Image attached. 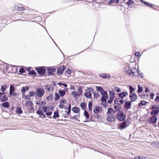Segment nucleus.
<instances>
[{"mask_svg": "<svg viewBox=\"0 0 159 159\" xmlns=\"http://www.w3.org/2000/svg\"><path fill=\"white\" fill-rule=\"evenodd\" d=\"M114 98L112 96H110L109 99L107 101L108 103H111L113 100Z\"/></svg>", "mask_w": 159, "mask_h": 159, "instance_id": "49530a36", "label": "nucleus"}, {"mask_svg": "<svg viewBox=\"0 0 159 159\" xmlns=\"http://www.w3.org/2000/svg\"><path fill=\"white\" fill-rule=\"evenodd\" d=\"M18 68L16 66L10 65L7 66L6 70L9 73H16L17 72Z\"/></svg>", "mask_w": 159, "mask_h": 159, "instance_id": "f03ea898", "label": "nucleus"}, {"mask_svg": "<svg viewBox=\"0 0 159 159\" xmlns=\"http://www.w3.org/2000/svg\"><path fill=\"white\" fill-rule=\"evenodd\" d=\"M131 102L130 101H126L124 104L125 108L127 110L130 109L131 108Z\"/></svg>", "mask_w": 159, "mask_h": 159, "instance_id": "a211bd4d", "label": "nucleus"}, {"mask_svg": "<svg viewBox=\"0 0 159 159\" xmlns=\"http://www.w3.org/2000/svg\"><path fill=\"white\" fill-rule=\"evenodd\" d=\"M28 94L30 97H32L35 95V93L34 92H29Z\"/></svg>", "mask_w": 159, "mask_h": 159, "instance_id": "864d4df0", "label": "nucleus"}, {"mask_svg": "<svg viewBox=\"0 0 159 159\" xmlns=\"http://www.w3.org/2000/svg\"><path fill=\"white\" fill-rule=\"evenodd\" d=\"M80 106L82 109H84L86 107L87 104L84 102H82L80 104Z\"/></svg>", "mask_w": 159, "mask_h": 159, "instance_id": "a19ab883", "label": "nucleus"}, {"mask_svg": "<svg viewBox=\"0 0 159 159\" xmlns=\"http://www.w3.org/2000/svg\"><path fill=\"white\" fill-rule=\"evenodd\" d=\"M139 96H140L142 98L145 99L147 98L148 96V95L147 94H146L144 93L141 94V95H139Z\"/></svg>", "mask_w": 159, "mask_h": 159, "instance_id": "473e14b6", "label": "nucleus"}, {"mask_svg": "<svg viewBox=\"0 0 159 159\" xmlns=\"http://www.w3.org/2000/svg\"><path fill=\"white\" fill-rule=\"evenodd\" d=\"M129 89L130 90V94L132 93V92L134 90V88L131 86H129Z\"/></svg>", "mask_w": 159, "mask_h": 159, "instance_id": "09e8293b", "label": "nucleus"}, {"mask_svg": "<svg viewBox=\"0 0 159 159\" xmlns=\"http://www.w3.org/2000/svg\"><path fill=\"white\" fill-rule=\"evenodd\" d=\"M1 89L2 91L3 92H4V91L6 89V87L5 86H3L1 87Z\"/></svg>", "mask_w": 159, "mask_h": 159, "instance_id": "0e129e2a", "label": "nucleus"}, {"mask_svg": "<svg viewBox=\"0 0 159 159\" xmlns=\"http://www.w3.org/2000/svg\"><path fill=\"white\" fill-rule=\"evenodd\" d=\"M151 116L148 119V121L149 123L151 124H154L157 122V118L156 116L157 115L153 114L151 115Z\"/></svg>", "mask_w": 159, "mask_h": 159, "instance_id": "0eeeda50", "label": "nucleus"}, {"mask_svg": "<svg viewBox=\"0 0 159 159\" xmlns=\"http://www.w3.org/2000/svg\"><path fill=\"white\" fill-rule=\"evenodd\" d=\"M59 117V113L58 111H55L54 112V115L53 116V118L55 119Z\"/></svg>", "mask_w": 159, "mask_h": 159, "instance_id": "c9c22d12", "label": "nucleus"}, {"mask_svg": "<svg viewBox=\"0 0 159 159\" xmlns=\"http://www.w3.org/2000/svg\"><path fill=\"white\" fill-rule=\"evenodd\" d=\"M66 68V66H63L61 67H59L57 70V73L61 75L62 74Z\"/></svg>", "mask_w": 159, "mask_h": 159, "instance_id": "2eb2a0df", "label": "nucleus"}, {"mask_svg": "<svg viewBox=\"0 0 159 159\" xmlns=\"http://www.w3.org/2000/svg\"><path fill=\"white\" fill-rule=\"evenodd\" d=\"M35 69L39 75H43L45 73V69L44 67H36Z\"/></svg>", "mask_w": 159, "mask_h": 159, "instance_id": "6e6552de", "label": "nucleus"}, {"mask_svg": "<svg viewBox=\"0 0 159 159\" xmlns=\"http://www.w3.org/2000/svg\"><path fill=\"white\" fill-rule=\"evenodd\" d=\"M135 159H146V157L144 156L136 157Z\"/></svg>", "mask_w": 159, "mask_h": 159, "instance_id": "4d7b16f0", "label": "nucleus"}, {"mask_svg": "<svg viewBox=\"0 0 159 159\" xmlns=\"http://www.w3.org/2000/svg\"><path fill=\"white\" fill-rule=\"evenodd\" d=\"M29 74L30 75H34L36 74V73L34 70H32L30 72H29Z\"/></svg>", "mask_w": 159, "mask_h": 159, "instance_id": "8fccbe9b", "label": "nucleus"}, {"mask_svg": "<svg viewBox=\"0 0 159 159\" xmlns=\"http://www.w3.org/2000/svg\"><path fill=\"white\" fill-rule=\"evenodd\" d=\"M116 117L118 120L123 121L125 119L126 116L122 111H120L117 113Z\"/></svg>", "mask_w": 159, "mask_h": 159, "instance_id": "7ed1b4c3", "label": "nucleus"}, {"mask_svg": "<svg viewBox=\"0 0 159 159\" xmlns=\"http://www.w3.org/2000/svg\"><path fill=\"white\" fill-rule=\"evenodd\" d=\"M60 96L57 93H55V97L54 99L55 101L58 100L60 98Z\"/></svg>", "mask_w": 159, "mask_h": 159, "instance_id": "c03bdc74", "label": "nucleus"}, {"mask_svg": "<svg viewBox=\"0 0 159 159\" xmlns=\"http://www.w3.org/2000/svg\"><path fill=\"white\" fill-rule=\"evenodd\" d=\"M36 113L39 115L42 116L44 118H45L46 117L45 115L43 113L40 112L39 113L38 112H36Z\"/></svg>", "mask_w": 159, "mask_h": 159, "instance_id": "e2e57ef3", "label": "nucleus"}, {"mask_svg": "<svg viewBox=\"0 0 159 159\" xmlns=\"http://www.w3.org/2000/svg\"><path fill=\"white\" fill-rule=\"evenodd\" d=\"M72 111L76 113H79L80 110L79 108L76 107H73L72 109Z\"/></svg>", "mask_w": 159, "mask_h": 159, "instance_id": "bb28decb", "label": "nucleus"}, {"mask_svg": "<svg viewBox=\"0 0 159 159\" xmlns=\"http://www.w3.org/2000/svg\"><path fill=\"white\" fill-rule=\"evenodd\" d=\"M25 107H27L28 108L30 107L33 106V104L32 102L31 101H27L25 102Z\"/></svg>", "mask_w": 159, "mask_h": 159, "instance_id": "5701e85b", "label": "nucleus"}, {"mask_svg": "<svg viewBox=\"0 0 159 159\" xmlns=\"http://www.w3.org/2000/svg\"><path fill=\"white\" fill-rule=\"evenodd\" d=\"M49 110V108L46 106L41 107H39V110L37 111L36 112L43 113L46 112Z\"/></svg>", "mask_w": 159, "mask_h": 159, "instance_id": "1a4fd4ad", "label": "nucleus"}, {"mask_svg": "<svg viewBox=\"0 0 159 159\" xmlns=\"http://www.w3.org/2000/svg\"><path fill=\"white\" fill-rule=\"evenodd\" d=\"M100 76L103 78H111L110 75L106 73H102L99 75Z\"/></svg>", "mask_w": 159, "mask_h": 159, "instance_id": "b1692460", "label": "nucleus"}, {"mask_svg": "<svg viewBox=\"0 0 159 159\" xmlns=\"http://www.w3.org/2000/svg\"><path fill=\"white\" fill-rule=\"evenodd\" d=\"M52 112L51 111L46 112V114L48 116H51V114H52Z\"/></svg>", "mask_w": 159, "mask_h": 159, "instance_id": "338daca9", "label": "nucleus"}, {"mask_svg": "<svg viewBox=\"0 0 159 159\" xmlns=\"http://www.w3.org/2000/svg\"><path fill=\"white\" fill-rule=\"evenodd\" d=\"M56 70V68H48L47 70V72L48 74L50 75H53L54 73Z\"/></svg>", "mask_w": 159, "mask_h": 159, "instance_id": "dca6fc26", "label": "nucleus"}, {"mask_svg": "<svg viewBox=\"0 0 159 159\" xmlns=\"http://www.w3.org/2000/svg\"><path fill=\"white\" fill-rule=\"evenodd\" d=\"M93 111L94 113L98 114L102 111V108L99 106H96L94 108Z\"/></svg>", "mask_w": 159, "mask_h": 159, "instance_id": "ddd939ff", "label": "nucleus"}, {"mask_svg": "<svg viewBox=\"0 0 159 159\" xmlns=\"http://www.w3.org/2000/svg\"><path fill=\"white\" fill-rule=\"evenodd\" d=\"M45 90L43 88H37L35 91V93L37 96L41 97L44 93Z\"/></svg>", "mask_w": 159, "mask_h": 159, "instance_id": "423d86ee", "label": "nucleus"}, {"mask_svg": "<svg viewBox=\"0 0 159 159\" xmlns=\"http://www.w3.org/2000/svg\"><path fill=\"white\" fill-rule=\"evenodd\" d=\"M94 90L92 88H89L86 90V92L84 94V95L88 98H92V94L93 93Z\"/></svg>", "mask_w": 159, "mask_h": 159, "instance_id": "39448f33", "label": "nucleus"}, {"mask_svg": "<svg viewBox=\"0 0 159 159\" xmlns=\"http://www.w3.org/2000/svg\"><path fill=\"white\" fill-rule=\"evenodd\" d=\"M109 93L110 96H112L114 98V96L116 94V93L114 90H112L111 91L109 90Z\"/></svg>", "mask_w": 159, "mask_h": 159, "instance_id": "37998d69", "label": "nucleus"}, {"mask_svg": "<svg viewBox=\"0 0 159 159\" xmlns=\"http://www.w3.org/2000/svg\"><path fill=\"white\" fill-rule=\"evenodd\" d=\"M135 55L137 58H139L140 57V53L138 52H135Z\"/></svg>", "mask_w": 159, "mask_h": 159, "instance_id": "052dcab7", "label": "nucleus"}, {"mask_svg": "<svg viewBox=\"0 0 159 159\" xmlns=\"http://www.w3.org/2000/svg\"><path fill=\"white\" fill-rule=\"evenodd\" d=\"M2 106L5 108H8L9 107V103L8 102H3L2 103Z\"/></svg>", "mask_w": 159, "mask_h": 159, "instance_id": "2f4dec72", "label": "nucleus"}, {"mask_svg": "<svg viewBox=\"0 0 159 159\" xmlns=\"http://www.w3.org/2000/svg\"><path fill=\"white\" fill-rule=\"evenodd\" d=\"M134 2L133 0H129L126 3L128 5H130L133 3Z\"/></svg>", "mask_w": 159, "mask_h": 159, "instance_id": "603ef678", "label": "nucleus"}, {"mask_svg": "<svg viewBox=\"0 0 159 159\" xmlns=\"http://www.w3.org/2000/svg\"><path fill=\"white\" fill-rule=\"evenodd\" d=\"M102 97L101 98V100L102 102H105L106 101L107 99L108 98L107 93L106 91L103 92V93H102Z\"/></svg>", "mask_w": 159, "mask_h": 159, "instance_id": "f8f14e48", "label": "nucleus"}, {"mask_svg": "<svg viewBox=\"0 0 159 159\" xmlns=\"http://www.w3.org/2000/svg\"><path fill=\"white\" fill-rule=\"evenodd\" d=\"M58 93L60 95L63 97L65 94V91L64 90H59Z\"/></svg>", "mask_w": 159, "mask_h": 159, "instance_id": "e433bc0d", "label": "nucleus"}, {"mask_svg": "<svg viewBox=\"0 0 159 159\" xmlns=\"http://www.w3.org/2000/svg\"><path fill=\"white\" fill-rule=\"evenodd\" d=\"M71 94L73 95L75 98L79 97L80 95L76 91H73L71 93Z\"/></svg>", "mask_w": 159, "mask_h": 159, "instance_id": "cd10ccee", "label": "nucleus"}, {"mask_svg": "<svg viewBox=\"0 0 159 159\" xmlns=\"http://www.w3.org/2000/svg\"><path fill=\"white\" fill-rule=\"evenodd\" d=\"M116 111L111 108H109L107 112L106 120L110 122H112L115 120V113Z\"/></svg>", "mask_w": 159, "mask_h": 159, "instance_id": "f257e3e1", "label": "nucleus"}, {"mask_svg": "<svg viewBox=\"0 0 159 159\" xmlns=\"http://www.w3.org/2000/svg\"><path fill=\"white\" fill-rule=\"evenodd\" d=\"M147 102L144 100H142L139 104V106H145Z\"/></svg>", "mask_w": 159, "mask_h": 159, "instance_id": "79ce46f5", "label": "nucleus"}, {"mask_svg": "<svg viewBox=\"0 0 159 159\" xmlns=\"http://www.w3.org/2000/svg\"><path fill=\"white\" fill-rule=\"evenodd\" d=\"M155 101L157 102H159V96H157L155 99Z\"/></svg>", "mask_w": 159, "mask_h": 159, "instance_id": "774afa93", "label": "nucleus"}, {"mask_svg": "<svg viewBox=\"0 0 159 159\" xmlns=\"http://www.w3.org/2000/svg\"><path fill=\"white\" fill-rule=\"evenodd\" d=\"M20 73H24L25 72V70L22 67L20 68L19 71Z\"/></svg>", "mask_w": 159, "mask_h": 159, "instance_id": "13d9d810", "label": "nucleus"}, {"mask_svg": "<svg viewBox=\"0 0 159 159\" xmlns=\"http://www.w3.org/2000/svg\"><path fill=\"white\" fill-rule=\"evenodd\" d=\"M119 2V0H110L108 2V5H111L113 3H117Z\"/></svg>", "mask_w": 159, "mask_h": 159, "instance_id": "c85d7f7f", "label": "nucleus"}, {"mask_svg": "<svg viewBox=\"0 0 159 159\" xmlns=\"http://www.w3.org/2000/svg\"><path fill=\"white\" fill-rule=\"evenodd\" d=\"M78 93L80 95L82 94L83 92V90L82 88L81 87H80L78 88Z\"/></svg>", "mask_w": 159, "mask_h": 159, "instance_id": "de8ad7c7", "label": "nucleus"}, {"mask_svg": "<svg viewBox=\"0 0 159 159\" xmlns=\"http://www.w3.org/2000/svg\"><path fill=\"white\" fill-rule=\"evenodd\" d=\"M80 117V114H79L78 115H76L74 116L73 117H72L71 118V119L73 120L74 119L75 121H77L78 118Z\"/></svg>", "mask_w": 159, "mask_h": 159, "instance_id": "72a5a7b5", "label": "nucleus"}, {"mask_svg": "<svg viewBox=\"0 0 159 159\" xmlns=\"http://www.w3.org/2000/svg\"><path fill=\"white\" fill-rule=\"evenodd\" d=\"M131 100L132 102H134L137 99V97L136 95L134 93L130 94L129 95Z\"/></svg>", "mask_w": 159, "mask_h": 159, "instance_id": "6ab92c4d", "label": "nucleus"}, {"mask_svg": "<svg viewBox=\"0 0 159 159\" xmlns=\"http://www.w3.org/2000/svg\"><path fill=\"white\" fill-rule=\"evenodd\" d=\"M138 90L137 91V92L138 93H141L143 90V89H142L143 88L140 87L139 86V85L138 86Z\"/></svg>", "mask_w": 159, "mask_h": 159, "instance_id": "5fc2aeb1", "label": "nucleus"}, {"mask_svg": "<svg viewBox=\"0 0 159 159\" xmlns=\"http://www.w3.org/2000/svg\"><path fill=\"white\" fill-rule=\"evenodd\" d=\"M52 98H53L52 95H50L47 97L46 99L47 100H51L52 99Z\"/></svg>", "mask_w": 159, "mask_h": 159, "instance_id": "680f3d73", "label": "nucleus"}, {"mask_svg": "<svg viewBox=\"0 0 159 159\" xmlns=\"http://www.w3.org/2000/svg\"><path fill=\"white\" fill-rule=\"evenodd\" d=\"M45 89L48 91H52L53 89V87L52 84L46 85L45 87Z\"/></svg>", "mask_w": 159, "mask_h": 159, "instance_id": "aec40b11", "label": "nucleus"}, {"mask_svg": "<svg viewBox=\"0 0 159 159\" xmlns=\"http://www.w3.org/2000/svg\"><path fill=\"white\" fill-rule=\"evenodd\" d=\"M16 112L17 114H21L23 112L20 107H17L16 109Z\"/></svg>", "mask_w": 159, "mask_h": 159, "instance_id": "c756f323", "label": "nucleus"}, {"mask_svg": "<svg viewBox=\"0 0 159 159\" xmlns=\"http://www.w3.org/2000/svg\"><path fill=\"white\" fill-rule=\"evenodd\" d=\"M150 98L151 99H153L154 96V93L152 92H151L150 93Z\"/></svg>", "mask_w": 159, "mask_h": 159, "instance_id": "69168bd1", "label": "nucleus"}, {"mask_svg": "<svg viewBox=\"0 0 159 159\" xmlns=\"http://www.w3.org/2000/svg\"><path fill=\"white\" fill-rule=\"evenodd\" d=\"M23 98L27 100H30V96L29 94L27 95L23 94Z\"/></svg>", "mask_w": 159, "mask_h": 159, "instance_id": "58836bf2", "label": "nucleus"}, {"mask_svg": "<svg viewBox=\"0 0 159 159\" xmlns=\"http://www.w3.org/2000/svg\"><path fill=\"white\" fill-rule=\"evenodd\" d=\"M96 88L97 90L99 91L101 93L105 91H104L103 89L100 86L97 87Z\"/></svg>", "mask_w": 159, "mask_h": 159, "instance_id": "ea45409f", "label": "nucleus"}, {"mask_svg": "<svg viewBox=\"0 0 159 159\" xmlns=\"http://www.w3.org/2000/svg\"><path fill=\"white\" fill-rule=\"evenodd\" d=\"M127 120L124 121L123 122L120 123L119 125V127H120V129H122L127 126L128 125H127Z\"/></svg>", "mask_w": 159, "mask_h": 159, "instance_id": "f3484780", "label": "nucleus"}, {"mask_svg": "<svg viewBox=\"0 0 159 159\" xmlns=\"http://www.w3.org/2000/svg\"><path fill=\"white\" fill-rule=\"evenodd\" d=\"M93 93L94 94V99H97L98 96H99V95L98 93H94V92Z\"/></svg>", "mask_w": 159, "mask_h": 159, "instance_id": "6e6d98bb", "label": "nucleus"}, {"mask_svg": "<svg viewBox=\"0 0 159 159\" xmlns=\"http://www.w3.org/2000/svg\"><path fill=\"white\" fill-rule=\"evenodd\" d=\"M128 95V93L127 92H123L120 93H118V96L121 98H123L124 97H125Z\"/></svg>", "mask_w": 159, "mask_h": 159, "instance_id": "412c9836", "label": "nucleus"}, {"mask_svg": "<svg viewBox=\"0 0 159 159\" xmlns=\"http://www.w3.org/2000/svg\"><path fill=\"white\" fill-rule=\"evenodd\" d=\"M150 145L153 147L159 148V142H153L151 143Z\"/></svg>", "mask_w": 159, "mask_h": 159, "instance_id": "4be33fe9", "label": "nucleus"}, {"mask_svg": "<svg viewBox=\"0 0 159 159\" xmlns=\"http://www.w3.org/2000/svg\"><path fill=\"white\" fill-rule=\"evenodd\" d=\"M114 102L116 104L120 105L124 102V101L121 98H117L115 99Z\"/></svg>", "mask_w": 159, "mask_h": 159, "instance_id": "4468645a", "label": "nucleus"}, {"mask_svg": "<svg viewBox=\"0 0 159 159\" xmlns=\"http://www.w3.org/2000/svg\"><path fill=\"white\" fill-rule=\"evenodd\" d=\"M141 2L145 6L148 7H152L153 6V5L152 4L148 2H146L145 1L142 0Z\"/></svg>", "mask_w": 159, "mask_h": 159, "instance_id": "a878e982", "label": "nucleus"}, {"mask_svg": "<svg viewBox=\"0 0 159 159\" xmlns=\"http://www.w3.org/2000/svg\"><path fill=\"white\" fill-rule=\"evenodd\" d=\"M84 115L86 118L88 119L89 118V114L86 110L84 111Z\"/></svg>", "mask_w": 159, "mask_h": 159, "instance_id": "a18cd8bd", "label": "nucleus"}, {"mask_svg": "<svg viewBox=\"0 0 159 159\" xmlns=\"http://www.w3.org/2000/svg\"><path fill=\"white\" fill-rule=\"evenodd\" d=\"M151 109L152 110L150 113L151 115H153V114L157 115L159 112V106L157 105H153Z\"/></svg>", "mask_w": 159, "mask_h": 159, "instance_id": "20e7f679", "label": "nucleus"}, {"mask_svg": "<svg viewBox=\"0 0 159 159\" xmlns=\"http://www.w3.org/2000/svg\"><path fill=\"white\" fill-rule=\"evenodd\" d=\"M92 105H93V103L92 102H89L88 104V107L89 109V110L90 111H91L92 110Z\"/></svg>", "mask_w": 159, "mask_h": 159, "instance_id": "f704fd0d", "label": "nucleus"}, {"mask_svg": "<svg viewBox=\"0 0 159 159\" xmlns=\"http://www.w3.org/2000/svg\"><path fill=\"white\" fill-rule=\"evenodd\" d=\"M28 110H29L31 112L34 111V109L33 106L30 107H29L28 108Z\"/></svg>", "mask_w": 159, "mask_h": 159, "instance_id": "bf43d9fd", "label": "nucleus"}, {"mask_svg": "<svg viewBox=\"0 0 159 159\" xmlns=\"http://www.w3.org/2000/svg\"><path fill=\"white\" fill-rule=\"evenodd\" d=\"M8 100V97L5 95V93H2L0 92V101L2 102L6 101Z\"/></svg>", "mask_w": 159, "mask_h": 159, "instance_id": "9b49d317", "label": "nucleus"}, {"mask_svg": "<svg viewBox=\"0 0 159 159\" xmlns=\"http://www.w3.org/2000/svg\"><path fill=\"white\" fill-rule=\"evenodd\" d=\"M15 91L14 87L13 85H11L10 86L9 94L10 95H11L12 93Z\"/></svg>", "mask_w": 159, "mask_h": 159, "instance_id": "7c9ffc66", "label": "nucleus"}, {"mask_svg": "<svg viewBox=\"0 0 159 159\" xmlns=\"http://www.w3.org/2000/svg\"><path fill=\"white\" fill-rule=\"evenodd\" d=\"M71 73V70L70 69H67L65 72V74L66 75H70Z\"/></svg>", "mask_w": 159, "mask_h": 159, "instance_id": "4c0bfd02", "label": "nucleus"}, {"mask_svg": "<svg viewBox=\"0 0 159 159\" xmlns=\"http://www.w3.org/2000/svg\"><path fill=\"white\" fill-rule=\"evenodd\" d=\"M16 10L20 11H22L25 10V8L22 5L17 6L16 7Z\"/></svg>", "mask_w": 159, "mask_h": 159, "instance_id": "393cba45", "label": "nucleus"}, {"mask_svg": "<svg viewBox=\"0 0 159 159\" xmlns=\"http://www.w3.org/2000/svg\"><path fill=\"white\" fill-rule=\"evenodd\" d=\"M114 90L117 92H120L121 89L117 87H115L114 88Z\"/></svg>", "mask_w": 159, "mask_h": 159, "instance_id": "3c124183", "label": "nucleus"}, {"mask_svg": "<svg viewBox=\"0 0 159 159\" xmlns=\"http://www.w3.org/2000/svg\"><path fill=\"white\" fill-rule=\"evenodd\" d=\"M60 104L58 107L60 108H66L65 105L67 103V101L64 99H61L59 101Z\"/></svg>", "mask_w": 159, "mask_h": 159, "instance_id": "9d476101", "label": "nucleus"}]
</instances>
